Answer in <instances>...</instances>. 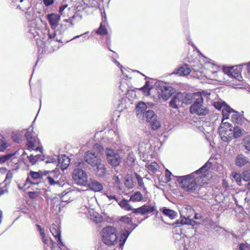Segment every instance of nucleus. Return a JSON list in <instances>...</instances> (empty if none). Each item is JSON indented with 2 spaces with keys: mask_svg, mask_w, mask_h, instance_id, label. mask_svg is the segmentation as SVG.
<instances>
[{
  "mask_svg": "<svg viewBox=\"0 0 250 250\" xmlns=\"http://www.w3.org/2000/svg\"><path fill=\"white\" fill-rule=\"evenodd\" d=\"M212 167L209 161L205 164L200 168L190 174L177 177V181L180 187L186 191L193 194H197L200 188V180L205 177V173Z\"/></svg>",
  "mask_w": 250,
  "mask_h": 250,
  "instance_id": "1",
  "label": "nucleus"
},
{
  "mask_svg": "<svg viewBox=\"0 0 250 250\" xmlns=\"http://www.w3.org/2000/svg\"><path fill=\"white\" fill-rule=\"evenodd\" d=\"M204 99L200 92L183 94L178 93L169 102L170 107L173 108L184 107L183 104H191L189 109H206L203 108Z\"/></svg>",
  "mask_w": 250,
  "mask_h": 250,
  "instance_id": "2",
  "label": "nucleus"
},
{
  "mask_svg": "<svg viewBox=\"0 0 250 250\" xmlns=\"http://www.w3.org/2000/svg\"><path fill=\"white\" fill-rule=\"evenodd\" d=\"M74 165L76 168H75L72 173L74 181L78 185H86L88 181L87 175L82 168L87 169L88 165L82 159H77Z\"/></svg>",
  "mask_w": 250,
  "mask_h": 250,
  "instance_id": "3",
  "label": "nucleus"
},
{
  "mask_svg": "<svg viewBox=\"0 0 250 250\" xmlns=\"http://www.w3.org/2000/svg\"><path fill=\"white\" fill-rule=\"evenodd\" d=\"M101 240L106 246H115L118 242L117 229L113 226H108L103 228L101 231Z\"/></svg>",
  "mask_w": 250,
  "mask_h": 250,
  "instance_id": "4",
  "label": "nucleus"
},
{
  "mask_svg": "<svg viewBox=\"0 0 250 250\" xmlns=\"http://www.w3.org/2000/svg\"><path fill=\"white\" fill-rule=\"evenodd\" d=\"M136 115L139 119L148 123L152 130H157L161 126V123L153 110H136Z\"/></svg>",
  "mask_w": 250,
  "mask_h": 250,
  "instance_id": "5",
  "label": "nucleus"
},
{
  "mask_svg": "<svg viewBox=\"0 0 250 250\" xmlns=\"http://www.w3.org/2000/svg\"><path fill=\"white\" fill-rule=\"evenodd\" d=\"M64 179L65 177L59 172V170H54L48 172L45 180L50 186L62 187L65 184Z\"/></svg>",
  "mask_w": 250,
  "mask_h": 250,
  "instance_id": "6",
  "label": "nucleus"
},
{
  "mask_svg": "<svg viewBox=\"0 0 250 250\" xmlns=\"http://www.w3.org/2000/svg\"><path fill=\"white\" fill-rule=\"evenodd\" d=\"M27 140V146L29 149L39 150L38 146L39 141L35 133L33 131V127L30 126L27 130L25 134Z\"/></svg>",
  "mask_w": 250,
  "mask_h": 250,
  "instance_id": "7",
  "label": "nucleus"
},
{
  "mask_svg": "<svg viewBox=\"0 0 250 250\" xmlns=\"http://www.w3.org/2000/svg\"><path fill=\"white\" fill-rule=\"evenodd\" d=\"M42 178V175L40 172L30 171L25 183L23 184H19L18 188L20 189L25 190L30 188L31 185L38 186L39 183L35 181L41 179Z\"/></svg>",
  "mask_w": 250,
  "mask_h": 250,
  "instance_id": "8",
  "label": "nucleus"
},
{
  "mask_svg": "<svg viewBox=\"0 0 250 250\" xmlns=\"http://www.w3.org/2000/svg\"><path fill=\"white\" fill-rule=\"evenodd\" d=\"M224 119L222 120V124L219 129V132L221 139L226 142H229L232 139V132L231 125L224 122Z\"/></svg>",
  "mask_w": 250,
  "mask_h": 250,
  "instance_id": "9",
  "label": "nucleus"
},
{
  "mask_svg": "<svg viewBox=\"0 0 250 250\" xmlns=\"http://www.w3.org/2000/svg\"><path fill=\"white\" fill-rule=\"evenodd\" d=\"M180 215L183 219L181 220L182 224L190 225L192 226L195 225V221L189 218L194 213V211L190 206L183 207L180 210Z\"/></svg>",
  "mask_w": 250,
  "mask_h": 250,
  "instance_id": "10",
  "label": "nucleus"
},
{
  "mask_svg": "<svg viewBox=\"0 0 250 250\" xmlns=\"http://www.w3.org/2000/svg\"><path fill=\"white\" fill-rule=\"evenodd\" d=\"M242 65H235L232 67L224 66L223 71L229 76H231L239 81L241 80Z\"/></svg>",
  "mask_w": 250,
  "mask_h": 250,
  "instance_id": "11",
  "label": "nucleus"
},
{
  "mask_svg": "<svg viewBox=\"0 0 250 250\" xmlns=\"http://www.w3.org/2000/svg\"><path fill=\"white\" fill-rule=\"evenodd\" d=\"M175 89L170 86L162 85L158 91V97L160 100H167L174 93Z\"/></svg>",
  "mask_w": 250,
  "mask_h": 250,
  "instance_id": "12",
  "label": "nucleus"
},
{
  "mask_svg": "<svg viewBox=\"0 0 250 250\" xmlns=\"http://www.w3.org/2000/svg\"><path fill=\"white\" fill-rule=\"evenodd\" d=\"M107 160L108 163L113 167L118 166L121 161L119 155L115 153L112 149L107 148L105 151Z\"/></svg>",
  "mask_w": 250,
  "mask_h": 250,
  "instance_id": "13",
  "label": "nucleus"
},
{
  "mask_svg": "<svg viewBox=\"0 0 250 250\" xmlns=\"http://www.w3.org/2000/svg\"><path fill=\"white\" fill-rule=\"evenodd\" d=\"M84 160L92 167H95L96 165L101 162V159L98 154L92 151H87L85 153Z\"/></svg>",
  "mask_w": 250,
  "mask_h": 250,
  "instance_id": "14",
  "label": "nucleus"
},
{
  "mask_svg": "<svg viewBox=\"0 0 250 250\" xmlns=\"http://www.w3.org/2000/svg\"><path fill=\"white\" fill-rule=\"evenodd\" d=\"M156 207L151 204H145L141 207L133 209V213H140L146 215L152 213L156 210Z\"/></svg>",
  "mask_w": 250,
  "mask_h": 250,
  "instance_id": "15",
  "label": "nucleus"
},
{
  "mask_svg": "<svg viewBox=\"0 0 250 250\" xmlns=\"http://www.w3.org/2000/svg\"><path fill=\"white\" fill-rule=\"evenodd\" d=\"M135 176L134 173H133L132 171L130 173L126 174L125 177V185L128 188H133L136 184Z\"/></svg>",
  "mask_w": 250,
  "mask_h": 250,
  "instance_id": "16",
  "label": "nucleus"
},
{
  "mask_svg": "<svg viewBox=\"0 0 250 250\" xmlns=\"http://www.w3.org/2000/svg\"><path fill=\"white\" fill-rule=\"evenodd\" d=\"M47 19L52 28L55 29L58 25L60 20V16L55 13L48 14Z\"/></svg>",
  "mask_w": 250,
  "mask_h": 250,
  "instance_id": "17",
  "label": "nucleus"
},
{
  "mask_svg": "<svg viewBox=\"0 0 250 250\" xmlns=\"http://www.w3.org/2000/svg\"><path fill=\"white\" fill-rule=\"evenodd\" d=\"M235 165L238 167H242L250 163L249 159L242 154H238L235 158Z\"/></svg>",
  "mask_w": 250,
  "mask_h": 250,
  "instance_id": "18",
  "label": "nucleus"
},
{
  "mask_svg": "<svg viewBox=\"0 0 250 250\" xmlns=\"http://www.w3.org/2000/svg\"><path fill=\"white\" fill-rule=\"evenodd\" d=\"M223 114V119H225V114H231L232 113L231 118L233 121L237 123H240L242 121L243 117L238 114V112L236 110H222Z\"/></svg>",
  "mask_w": 250,
  "mask_h": 250,
  "instance_id": "19",
  "label": "nucleus"
},
{
  "mask_svg": "<svg viewBox=\"0 0 250 250\" xmlns=\"http://www.w3.org/2000/svg\"><path fill=\"white\" fill-rule=\"evenodd\" d=\"M50 230L52 234L57 239V241L62 246L63 243L61 239V231L59 227L53 224L50 226Z\"/></svg>",
  "mask_w": 250,
  "mask_h": 250,
  "instance_id": "20",
  "label": "nucleus"
},
{
  "mask_svg": "<svg viewBox=\"0 0 250 250\" xmlns=\"http://www.w3.org/2000/svg\"><path fill=\"white\" fill-rule=\"evenodd\" d=\"M95 167H96V175L98 176L104 177L106 175L107 171L105 166L102 163V161Z\"/></svg>",
  "mask_w": 250,
  "mask_h": 250,
  "instance_id": "21",
  "label": "nucleus"
},
{
  "mask_svg": "<svg viewBox=\"0 0 250 250\" xmlns=\"http://www.w3.org/2000/svg\"><path fill=\"white\" fill-rule=\"evenodd\" d=\"M88 187L90 189L95 192L101 191L103 189V186L100 182L93 180L89 183Z\"/></svg>",
  "mask_w": 250,
  "mask_h": 250,
  "instance_id": "22",
  "label": "nucleus"
},
{
  "mask_svg": "<svg viewBox=\"0 0 250 250\" xmlns=\"http://www.w3.org/2000/svg\"><path fill=\"white\" fill-rule=\"evenodd\" d=\"M130 200L133 202L140 201L146 202L147 201V198L146 197H143V195L140 192L136 191L131 195Z\"/></svg>",
  "mask_w": 250,
  "mask_h": 250,
  "instance_id": "23",
  "label": "nucleus"
},
{
  "mask_svg": "<svg viewBox=\"0 0 250 250\" xmlns=\"http://www.w3.org/2000/svg\"><path fill=\"white\" fill-rule=\"evenodd\" d=\"M135 157L133 153H129L126 158V164L130 167L132 170H134V167L136 166Z\"/></svg>",
  "mask_w": 250,
  "mask_h": 250,
  "instance_id": "24",
  "label": "nucleus"
},
{
  "mask_svg": "<svg viewBox=\"0 0 250 250\" xmlns=\"http://www.w3.org/2000/svg\"><path fill=\"white\" fill-rule=\"evenodd\" d=\"M59 163L62 169H66L70 163V159L65 155L58 158Z\"/></svg>",
  "mask_w": 250,
  "mask_h": 250,
  "instance_id": "25",
  "label": "nucleus"
},
{
  "mask_svg": "<svg viewBox=\"0 0 250 250\" xmlns=\"http://www.w3.org/2000/svg\"><path fill=\"white\" fill-rule=\"evenodd\" d=\"M131 232V231L128 230H125L121 233V237L119 239V244L121 248L123 249V247Z\"/></svg>",
  "mask_w": 250,
  "mask_h": 250,
  "instance_id": "26",
  "label": "nucleus"
},
{
  "mask_svg": "<svg viewBox=\"0 0 250 250\" xmlns=\"http://www.w3.org/2000/svg\"><path fill=\"white\" fill-rule=\"evenodd\" d=\"M113 192L112 191L111 189H110L105 193V195L109 200L111 202V203H114V202L117 203L118 202V199L116 193H118L115 190H113Z\"/></svg>",
  "mask_w": 250,
  "mask_h": 250,
  "instance_id": "27",
  "label": "nucleus"
},
{
  "mask_svg": "<svg viewBox=\"0 0 250 250\" xmlns=\"http://www.w3.org/2000/svg\"><path fill=\"white\" fill-rule=\"evenodd\" d=\"M214 107L216 109H233L230 108L225 102L219 100L214 102L213 104Z\"/></svg>",
  "mask_w": 250,
  "mask_h": 250,
  "instance_id": "28",
  "label": "nucleus"
},
{
  "mask_svg": "<svg viewBox=\"0 0 250 250\" xmlns=\"http://www.w3.org/2000/svg\"><path fill=\"white\" fill-rule=\"evenodd\" d=\"M162 211L164 215L169 217L171 219L175 218L177 216V212L165 207L162 208Z\"/></svg>",
  "mask_w": 250,
  "mask_h": 250,
  "instance_id": "29",
  "label": "nucleus"
},
{
  "mask_svg": "<svg viewBox=\"0 0 250 250\" xmlns=\"http://www.w3.org/2000/svg\"><path fill=\"white\" fill-rule=\"evenodd\" d=\"M154 107V104L151 103H145L139 102L136 105V109H146L147 108H152Z\"/></svg>",
  "mask_w": 250,
  "mask_h": 250,
  "instance_id": "30",
  "label": "nucleus"
},
{
  "mask_svg": "<svg viewBox=\"0 0 250 250\" xmlns=\"http://www.w3.org/2000/svg\"><path fill=\"white\" fill-rule=\"evenodd\" d=\"M112 184L113 185V190L117 193H120L121 190V182L118 176H114L112 178Z\"/></svg>",
  "mask_w": 250,
  "mask_h": 250,
  "instance_id": "31",
  "label": "nucleus"
},
{
  "mask_svg": "<svg viewBox=\"0 0 250 250\" xmlns=\"http://www.w3.org/2000/svg\"><path fill=\"white\" fill-rule=\"evenodd\" d=\"M28 159L32 165H34L37 162L43 161L44 156L42 154H36L35 155L32 154L28 157Z\"/></svg>",
  "mask_w": 250,
  "mask_h": 250,
  "instance_id": "32",
  "label": "nucleus"
},
{
  "mask_svg": "<svg viewBox=\"0 0 250 250\" xmlns=\"http://www.w3.org/2000/svg\"><path fill=\"white\" fill-rule=\"evenodd\" d=\"M190 71L191 69L188 66L187 64H184L178 69L177 73L180 75L186 76L188 75L190 73Z\"/></svg>",
  "mask_w": 250,
  "mask_h": 250,
  "instance_id": "33",
  "label": "nucleus"
},
{
  "mask_svg": "<svg viewBox=\"0 0 250 250\" xmlns=\"http://www.w3.org/2000/svg\"><path fill=\"white\" fill-rule=\"evenodd\" d=\"M118 205L122 208L125 209V210L129 211V210H133V208L131 207V206L128 203V202L126 200H122V201H119Z\"/></svg>",
  "mask_w": 250,
  "mask_h": 250,
  "instance_id": "34",
  "label": "nucleus"
},
{
  "mask_svg": "<svg viewBox=\"0 0 250 250\" xmlns=\"http://www.w3.org/2000/svg\"><path fill=\"white\" fill-rule=\"evenodd\" d=\"M36 226L38 228V230L39 231L41 236H42L43 242L45 244H47V240L46 238L44 229L42 228L41 226L39 225H36Z\"/></svg>",
  "mask_w": 250,
  "mask_h": 250,
  "instance_id": "35",
  "label": "nucleus"
},
{
  "mask_svg": "<svg viewBox=\"0 0 250 250\" xmlns=\"http://www.w3.org/2000/svg\"><path fill=\"white\" fill-rule=\"evenodd\" d=\"M107 138L109 141L112 142V140L113 139L117 140L119 138V136L113 130H109L108 131Z\"/></svg>",
  "mask_w": 250,
  "mask_h": 250,
  "instance_id": "36",
  "label": "nucleus"
},
{
  "mask_svg": "<svg viewBox=\"0 0 250 250\" xmlns=\"http://www.w3.org/2000/svg\"><path fill=\"white\" fill-rule=\"evenodd\" d=\"M232 138H237L240 137L242 135V130L238 126L234 127L233 129L232 128Z\"/></svg>",
  "mask_w": 250,
  "mask_h": 250,
  "instance_id": "37",
  "label": "nucleus"
},
{
  "mask_svg": "<svg viewBox=\"0 0 250 250\" xmlns=\"http://www.w3.org/2000/svg\"><path fill=\"white\" fill-rule=\"evenodd\" d=\"M146 167L148 170L153 173L156 172L159 168L158 165L155 162L151 163L150 165H147Z\"/></svg>",
  "mask_w": 250,
  "mask_h": 250,
  "instance_id": "38",
  "label": "nucleus"
},
{
  "mask_svg": "<svg viewBox=\"0 0 250 250\" xmlns=\"http://www.w3.org/2000/svg\"><path fill=\"white\" fill-rule=\"evenodd\" d=\"M16 152L8 153L0 157V164H2L11 158L12 156L15 155Z\"/></svg>",
  "mask_w": 250,
  "mask_h": 250,
  "instance_id": "39",
  "label": "nucleus"
},
{
  "mask_svg": "<svg viewBox=\"0 0 250 250\" xmlns=\"http://www.w3.org/2000/svg\"><path fill=\"white\" fill-rule=\"evenodd\" d=\"M195 219L198 220L200 221L196 222L195 221V225L197 224H201L202 222H205L206 221V218L204 216L201 215L200 213H195L194 217Z\"/></svg>",
  "mask_w": 250,
  "mask_h": 250,
  "instance_id": "40",
  "label": "nucleus"
},
{
  "mask_svg": "<svg viewBox=\"0 0 250 250\" xmlns=\"http://www.w3.org/2000/svg\"><path fill=\"white\" fill-rule=\"evenodd\" d=\"M243 179L246 181H250L248 186V188H250V169L245 170L243 172Z\"/></svg>",
  "mask_w": 250,
  "mask_h": 250,
  "instance_id": "41",
  "label": "nucleus"
},
{
  "mask_svg": "<svg viewBox=\"0 0 250 250\" xmlns=\"http://www.w3.org/2000/svg\"><path fill=\"white\" fill-rule=\"evenodd\" d=\"M243 146L248 151H250V136L246 137L243 140Z\"/></svg>",
  "mask_w": 250,
  "mask_h": 250,
  "instance_id": "42",
  "label": "nucleus"
},
{
  "mask_svg": "<svg viewBox=\"0 0 250 250\" xmlns=\"http://www.w3.org/2000/svg\"><path fill=\"white\" fill-rule=\"evenodd\" d=\"M134 175L136 178L135 180L138 181L139 187L140 188H144L145 186L142 178L136 173H134Z\"/></svg>",
  "mask_w": 250,
  "mask_h": 250,
  "instance_id": "43",
  "label": "nucleus"
},
{
  "mask_svg": "<svg viewBox=\"0 0 250 250\" xmlns=\"http://www.w3.org/2000/svg\"><path fill=\"white\" fill-rule=\"evenodd\" d=\"M71 192H68L62 195L61 197V200L62 202H70V200L69 199Z\"/></svg>",
  "mask_w": 250,
  "mask_h": 250,
  "instance_id": "44",
  "label": "nucleus"
},
{
  "mask_svg": "<svg viewBox=\"0 0 250 250\" xmlns=\"http://www.w3.org/2000/svg\"><path fill=\"white\" fill-rule=\"evenodd\" d=\"M107 32L106 28L103 26L102 24H101L100 27L97 31V33L101 35H104L107 34Z\"/></svg>",
  "mask_w": 250,
  "mask_h": 250,
  "instance_id": "45",
  "label": "nucleus"
},
{
  "mask_svg": "<svg viewBox=\"0 0 250 250\" xmlns=\"http://www.w3.org/2000/svg\"><path fill=\"white\" fill-rule=\"evenodd\" d=\"M8 146V145L4 139L0 142V152L4 151Z\"/></svg>",
  "mask_w": 250,
  "mask_h": 250,
  "instance_id": "46",
  "label": "nucleus"
},
{
  "mask_svg": "<svg viewBox=\"0 0 250 250\" xmlns=\"http://www.w3.org/2000/svg\"><path fill=\"white\" fill-rule=\"evenodd\" d=\"M232 178L237 183L241 182V175L239 173L233 172L231 174Z\"/></svg>",
  "mask_w": 250,
  "mask_h": 250,
  "instance_id": "47",
  "label": "nucleus"
},
{
  "mask_svg": "<svg viewBox=\"0 0 250 250\" xmlns=\"http://www.w3.org/2000/svg\"><path fill=\"white\" fill-rule=\"evenodd\" d=\"M93 149L95 151H97L98 153L102 154L103 151H104V148L103 147L101 146L100 144H96L93 146Z\"/></svg>",
  "mask_w": 250,
  "mask_h": 250,
  "instance_id": "48",
  "label": "nucleus"
},
{
  "mask_svg": "<svg viewBox=\"0 0 250 250\" xmlns=\"http://www.w3.org/2000/svg\"><path fill=\"white\" fill-rule=\"evenodd\" d=\"M191 114H196L198 115L206 114L208 110H189Z\"/></svg>",
  "mask_w": 250,
  "mask_h": 250,
  "instance_id": "49",
  "label": "nucleus"
},
{
  "mask_svg": "<svg viewBox=\"0 0 250 250\" xmlns=\"http://www.w3.org/2000/svg\"><path fill=\"white\" fill-rule=\"evenodd\" d=\"M239 249L240 250H249L250 245L247 243H241L239 245Z\"/></svg>",
  "mask_w": 250,
  "mask_h": 250,
  "instance_id": "50",
  "label": "nucleus"
},
{
  "mask_svg": "<svg viewBox=\"0 0 250 250\" xmlns=\"http://www.w3.org/2000/svg\"><path fill=\"white\" fill-rule=\"evenodd\" d=\"M120 220L128 224H130L132 222L131 218L126 216L121 217Z\"/></svg>",
  "mask_w": 250,
  "mask_h": 250,
  "instance_id": "51",
  "label": "nucleus"
},
{
  "mask_svg": "<svg viewBox=\"0 0 250 250\" xmlns=\"http://www.w3.org/2000/svg\"><path fill=\"white\" fill-rule=\"evenodd\" d=\"M13 177V174L11 172L8 171L6 176L5 180V181L7 182H10Z\"/></svg>",
  "mask_w": 250,
  "mask_h": 250,
  "instance_id": "52",
  "label": "nucleus"
},
{
  "mask_svg": "<svg viewBox=\"0 0 250 250\" xmlns=\"http://www.w3.org/2000/svg\"><path fill=\"white\" fill-rule=\"evenodd\" d=\"M68 6V4H62V5L60 8H59V12L60 13V14L61 15H62L63 14V11Z\"/></svg>",
  "mask_w": 250,
  "mask_h": 250,
  "instance_id": "53",
  "label": "nucleus"
},
{
  "mask_svg": "<svg viewBox=\"0 0 250 250\" xmlns=\"http://www.w3.org/2000/svg\"><path fill=\"white\" fill-rule=\"evenodd\" d=\"M43 1L46 6H49L55 2L54 0H43Z\"/></svg>",
  "mask_w": 250,
  "mask_h": 250,
  "instance_id": "54",
  "label": "nucleus"
},
{
  "mask_svg": "<svg viewBox=\"0 0 250 250\" xmlns=\"http://www.w3.org/2000/svg\"><path fill=\"white\" fill-rule=\"evenodd\" d=\"M51 243H52V250H62V249L58 245L55 243L54 244L52 241Z\"/></svg>",
  "mask_w": 250,
  "mask_h": 250,
  "instance_id": "55",
  "label": "nucleus"
},
{
  "mask_svg": "<svg viewBox=\"0 0 250 250\" xmlns=\"http://www.w3.org/2000/svg\"><path fill=\"white\" fill-rule=\"evenodd\" d=\"M104 134V132L103 131H100L99 132H97L95 135V138L96 140H99V136H103Z\"/></svg>",
  "mask_w": 250,
  "mask_h": 250,
  "instance_id": "56",
  "label": "nucleus"
},
{
  "mask_svg": "<svg viewBox=\"0 0 250 250\" xmlns=\"http://www.w3.org/2000/svg\"><path fill=\"white\" fill-rule=\"evenodd\" d=\"M171 175V172H170L167 169L166 170V177L167 178V180L168 181L170 180V176Z\"/></svg>",
  "mask_w": 250,
  "mask_h": 250,
  "instance_id": "57",
  "label": "nucleus"
},
{
  "mask_svg": "<svg viewBox=\"0 0 250 250\" xmlns=\"http://www.w3.org/2000/svg\"><path fill=\"white\" fill-rule=\"evenodd\" d=\"M113 62L118 65V66H120L121 67V71L122 72V73L123 74V67L121 65L120 63L117 61H116L115 59H114L113 60Z\"/></svg>",
  "mask_w": 250,
  "mask_h": 250,
  "instance_id": "58",
  "label": "nucleus"
},
{
  "mask_svg": "<svg viewBox=\"0 0 250 250\" xmlns=\"http://www.w3.org/2000/svg\"><path fill=\"white\" fill-rule=\"evenodd\" d=\"M56 34L55 32H54L52 34L49 33V34H48L49 38L50 39H54L55 38V37L56 36Z\"/></svg>",
  "mask_w": 250,
  "mask_h": 250,
  "instance_id": "59",
  "label": "nucleus"
},
{
  "mask_svg": "<svg viewBox=\"0 0 250 250\" xmlns=\"http://www.w3.org/2000/svg\"><path fill=\"white\" fill-rule=\"evenodd\" d=\"M149 84V82L148 81H146V83L144 87H142L141 89L142 90L146 89V88H148Z\"/></svg>",
  "mask_w": 250,
  "mask_h": 250,
  "instance_id": "60",
  "label": "nucleus"
},
{
  "mask_svg": "<svg viewBox=\"0 0 250 250\" xmlns=\"http://www.w3.org/2000/svg\"><path fill=\"white\" fill-rule=\"evenodd\" d=\"M2 218V211L0 210V223L1 221Z\"/></svg>",
  "mask_w": 250,
  "mask_h": 250,
  "instance_id": "61",
  "label": "nucleus"
},
{
  "mask_svg": "<svg viewBox=\"0 0 250 250\" xmlns=\"http://www.w3.org/2000/svg\"><path fill=\"white\" fill-rule=\"evenodd\" d=\"M4 140V138L1 134H0V142Z\"/></svg>",
  "mask_w": 250,
  "mask_h": 250,
  "instance_id": "62",
  "label": "nucleus"
},
{
  "mask_svg": "<svg viewBox=\"0 0 250 250\" xmlns=\"http://www.w3.org/2000/svg\"><path fill=\"white\" fill-rule=\"evenodd\" d=\"M248 69L250 72V62L248 64Z\"/></svg>",
  "mask_w": 250,
  "mask_h": 250,
  "instance_id": "63",
  "label": "nucleus"
},
{
  "mask_svg": "<svg viewBox=\"0 0 250 250\" xmlns=\"http://www.w3.org/2000/svg\"><path fill=\"white\" fill-rule=\"evenodd\" d=\"M138 150L140 152H144V151L142 150L140 146H139Z\"/></svg>",
  "mask_w": 250,
  "mask_h": 250,
  "instance_id": "64",
  "label": "nucleus"
}]
</instances>
